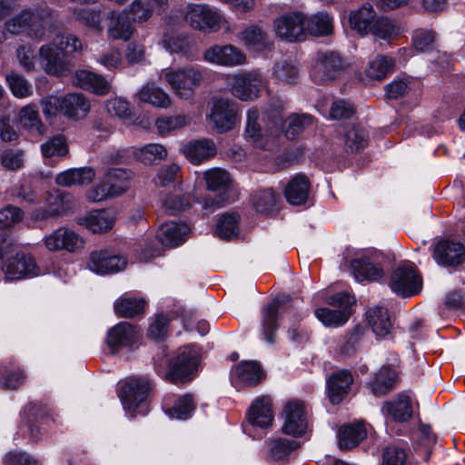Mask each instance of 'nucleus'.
I'll return each mask as SVG.
<instances>
[{
  "label": "nucleus",
  "mask_w": 465,
  "mask_h": 465,
  "mask_svg": "<svg viewBox=\"0 0 465 465\" xmlns=\"http://www.w3.org/2000/svg\"><path fill=\"white\" fill-rule=\"evenodd\" d=\"M158 76L177 97L183 100L192 98L203 81L202 69L193 65L163 68L158 72Z\"/></svg>",
  "instance_id": "obj_1"
},
{
  "label": "nucleus",
  "mask_w": 465,
  "mask_h": 465,
  "mask_svg": "<svg viewBox=\"0 0 465 465\" xmlns=\"http://www.w3.org/2000/svg\"><path fill=\"white\" fill-rule=\"evenodd\" d=\"M200 353L194 345L179 348L170 360L168 371L156 366L157 371L167 381L178 384L192 381L197 371Z\"/></svg>",
  "instance_id": "obj_2"
},
{
  "label": "nucleus",
  "mask_w": 465,
  "mask_h": 465,
  "mask_svg": "<svg viewBox=\"0 0 465 465\" xmlns=\"http://www.w3.org/2000/svg\"><path fill=\"white\" fill-rule=\"evenodd\" d=\"M380 258L381 254L372 250L354 252L348 248L343 253L344 265L350 264L351 273L359 282H378L384 277Z\"/></svg>",
  "instance_id": "obj_3"
},
{
  "label": "nucleus",
  "mask_w": 465,
  "mask_h": 465,
  "mask_svg": "<svg viewBox=\"0 0 465 465\" xmlns=\"http://www.w3.org/2000/svg\"><path fill=\"white\" fill-rule=\"evenodd\" d=\"M185 22L193 29L216 32L221 28L232 31L228 21L217 10L205 4H191L184 12Z\"/></svg>",
  "instance_id": "obj_4"
},
{
  "label": "nucleus",
  "mask_w": 465,
  "mask_h": 465,
  "mask_svg": "<svg viewBox=\"0 0 465 465\" xmlns=\"http://www.w3.org/2000/svg\"><path fill=\"white\" fill-rule=\"evenodd\" d=\"M259 112L250 109L246 114L245 137L255 147L263 150H273L280 144L282 131L275 123L272 126L262 128L259 122Z\"/></svg>",
  "instance_id": "obj_5"
},
{
  "label": "nucleus",
  "mask_w": 465,
  "mask_h": 465,
  "mask_svg": "<svg viewBox=\"0 0 465 465\" xmlns=\"http://www.w3.org/2000/svg\"><path fill=\"white\" fill-rule=\"evenodd\" d=\"M355 298L347 292H340L329 298L328 303L335 309L319 308L314 313L316 318L326 327H340L345 324L351 314Z\"/></svg>",
  "instance_id": "obj_6"
},
{
  "label": "nucleus",
  "mask_w": 465,
  "mask_h": 465,
  "mask_svg": "<svg viewBox=\"0 0 465 465\" xmlns=\"http://www.w3.org/2000/svg\"><path fill=\"white\" fill-rule=\"evenodd\" d=\"M227 81L232 94L242 101L258 98L265 87V81L259 70L230 74Z\"/></svg>",
  "instance_id": "obj_7"
},
{
  "label": "nucleus",
  "mask_w": 465,
  "mask_h": 465,
  "mask_svg": "<svg viewBox=\"0 0 465 465\" xmlns=\"http://www.w3.org/2000/svg\"><path fill=\"white\" fill-rule=\"evenodd\" d=\"M306 15L300 11L282 14L273 21V30L277 37L289 42L305 39Z\"/></svg>",
  "instance_id": "obj_8"
},
{
  "label": "nucleus",
  "mask_w": 465,
  "mask_h": 465,
  "mask_svg": "<svg viewBox=\"0 0 465 465\" xmlns=\"http://www.w3.org/2000/svg\"><path fill=\"white\" fill-rule=\"evenodd\" d=\"M38 60L43 71L53 76L67 75L74 68L72 62L56 44L43 45L38 51Z\"/></svg>",
  "instance_id": "obj_9"
},
{
  "label": "nucleus",
  "mask_w": 465,
  "mask_h": 465,
  "mask_svg": "<svg viewBox=\"0 0 465 465\" xmlns=\"http://www.w3.org/2000/svg\"><path fill=\"white\" fill-rule=\"evenodd\" d=\"M283 420L282 430L287 435L301 437L308 429V412L303 401L300 400L288 401L282 412Z\"/></svg>",
  "instance_id": "obj_10"
},
{
  "label": "nucleus",
  "mask_w": 465,
  "mask_h": 465,
  "mask_svg": "<svg viewBox=\"0 0 465 465\" xmlns=\"http://www.w3.org/2000/svg\"><path fill=\"white\" fill-rule=\"evenodd\" d=\"M209 124L219 134L232 130L237 124V106L229 99H214L206 116Z\"/></svg>",
  "instance_id": "obj_11"
},
{
  "label": "nucleus",
  "mask_w": 465,
  "mask_h": 465,
  "mask_svg": "<svg viewBox=\"0 0 465 465\" xmlns=\"http://www.w3.org/2000/svg\"><path fill=\"white\" fill-rule=\"evenodd\" d=\"M5 28L11 35L26 34L34 39L42 38L45 33L41 16L29 9H24L7 19Z\"/></svg>",
  "instance_id": "obj_12"
},
{
  "label": "nucleus",
  "mask_w": 465,
  "mask_h": 465,
  "mask_svg": "<svg viewBox=\"0 0 465 465\" xmlns=\"http://www.w3.org/2000/svg\"><path fill=\"white\" fill-rule=\"evenodd\" d=\"M390 287L401 297H411L420 292L422 280L414 266L403 264L391 274Z\"/></svg>",
  "instance_id": "obj_13"
},
{
  "label": "nucleus",
  "mask_w": 465,
  "mask_h": 465,
  "mask_svg": "<svg viewBox=\"0 0 465 465\" xmlns=\"http://www.w3.org/2000/svg\"><path fill=\"white\" fill-rule=\"evenodd\" d=\"M150 391L149 381L145 377H132L127 380L119 391L124 409L132 417L136 409L147 398Z\"/></svg>",
  "instance_id": "obj_14"
},
{
  "label": "nucleus",
  "mask_w": 465,
  "mask_h": 465,
  "mask_svg": "<svg viewBox=\"0 0 465 465\" xmlns=\"http://www.w3.org/2000/svg\"><path fill=\"white\" fill-rule=\"evenodd\" d=\"M43 243L49 252H77L84 246V240L72 229L61 226L45 235Z\"/></svg>",
  "instance_id": "obj_15"
},
{
  "label": "nucleus",
  "mask_w": 465,
  "mask_h": 465,
  "mask_svg": "<svg viewBox=\"0 0 465 465\" xmlns=\"http://www.w3.org/2000/svg\"><path fill=\"white\" fill-rule=\"evenodd\" d=\"M203 58L207 63L224 67H237L247 63L244 52L231 44L214 45L207 48Z\"/></svg>",
  "instance_id": "obj_16"
},
{
  "label": "nucleus",
  "mask_w": 465,
  "mask_h": 465,
  "mask_svg": "<svg viewBox=\"0 0 465 465\" xmlns=\"http://www.w3.org/2000/svg\"><path fill=\"white\" fill-rule=\"evenodd\" d=\"M344 67V62L338 53H318L311 75L314 82L323 84L333 80Z\"/></svg>",
  "instance_id": "obj_17"
},
{
  "label": "nucleus",
  "mask_w": 465,
  "mask_h": 465,
  "mask_svg": "<svg viewBox=\"0 0 465 465\" xmlns=\"http://www.w3.org/2000/svg\"><path fill=\"white\" fill-rule=\"evenodd\" d=\"M4 273L7 280H20L25 277H35L40 274V269L35 259L30 254L17 252L9 258L4 268Z\"/></svg>",
  "instance_id": "obj_18"
},
{
  "label": "nucleus",
  "mask_w": 465,
  "mask_h": 465,
  "mask_svg": "<svg viewBox=\"0 0 465 465\" xmlns=\"http://www.w3.org/2000/svg\"><path fill=\"white\" fill-rule=\"evenodd\" d=\"M45 209L37 213L36 218L47 219L67 214L74 206V198L70 193L62 191L48 192Z\"/></svg>",
  "instance_id": "obj_19"
},
{
  "label": "nucleus",
  "mask_w": 465,
  "mask_h": 465,
  "mask_svg": "<svg viewBox=\"0 0 465 465\" xmlns=\"http://www.w3.org/2000/svg\"><path fill=\"white\" fill-rule=\"evenodd\" d=\"M127 261L124 256L104 251H95L90 254L88 268L97 274L118 272L124 269Z\"/></svg>",
  "instance_id": "obj_20"
},
{
  "label": "nucleus",
  "mask_w": 465,
  "mask_h": 465,
  "mask_svg": "<svg viewBox=\"0 0 465 465\" xmlns=\"http://www.w3.org/2000/svg\"><path fill=\"white\" fill-rule=\"evenodd\" d=\"M291 307L292 305L288 302L275 300L262 308V330L267 342L273 343L275 341L279 316L287 312Z\"/></svg>",
  "instance_id": "obj_21"
},
{
  "label": "nucleus",
  "mask_w": 465,
  "mask_h": 465,
  "mask_svg": "<svg viewBox=\"0 0 465 465\" xmlns=\"http://www.w3.org/2000/svg\"><path fill=\"white\" fill-rule=\"evenodd\" d=\"M138 338L139 331L136 327L124 322L108 331L106 344L114 353L122 348L131 347L138 341Z\"/></svg>",
  "instance_id": "obj_22"
},
{
  "label": "nucleus",
  "mask_w": 465,
  "mask_h": 465,
  "mask_svg": "<svg viewBox=\"0 0 465 465\" xmlns=\"http://www.w3.org/2000/svg\"><path fill=\"white\" fill-rule=\"evenodd\" d=\"M433 258L440 265H459L464 261L465 247L460 242L440 241L434 247Z\"/></svg>",
  "instance_id": "obj_23"
},
{
  "label": "nucleus",
  "mask_w": 465,
  "mask_h": 465,
  "mask_svg": "<svg viewBox=\"0 0 465 465\" xmlns=\"http://www.w3.org/2000/svg\"><path fill=\"white\" fill-rule=\"evenodd\" d=\"M72 81L74 86L96 95H105L111 90V84L104 76L88 70L76 71Z\"/></svg>",
  "instance_id": "obj_24"
},
{
  "label": "nucleus",
  "mask_w": 465,
  "mask_h": 465,
  "mask_svg": "<svg viewBox=\"0 0 465 465\" xmlns=\"http://www.w3.org/2000/svg\"><path fill=\"white\" fill-rule=\"evenodd\" d=\"M62 115L73 120L84 119L91 111L89 99L81 93H68L63 95Z\"/></svg>",
  "instance_id": "obj_25"
},
{
  "label": "nucleus",
  "mask_w": 465,
  "mask_h": 465,
  "mask_svg": "<svg viewBox=\"0 0 465 465\" xmlns=\"http://www.w3.org/2000/svg\"><path fill=\"white\" fill-rule=\"evenodd\" d=\"M353 377L350 371L333 372L327 381L328 397L332 404H339L349 393Z\"/></svg>",
  "instance_id": "obj_26"
},
{
  "label": "nucleus",
  "mask_w": 465,
  "mask_h": 465,
  "mask_svg": "<svg viewBox=\"0 0 465 465\" xmlns=\"http://www.w3.org/2000/svg\"><path fill=\"white\" fill-rule=\"evenodd\" d=\"M397 382V371L389 366H383L370 379L368 387L374 396L381 397L394 390Z\"/></svg>",
  "instance_id": "obj_27"
},
{
  "label": "nucleus",
  "mask_w": 465,
  "mask_h": 465,
  "mask_svg": "<svg viewBox=\"0 0 465 465\" xmlns=\"http://www.w3.org/2000/svg\"><path fill=\"white\" fill-rule=\"evenodd\" d=\"M377 17V13L371 4H363L357 9L351 10L348 20L350 27L360 35L364 36L370 34L371 26Z\"/></svg>",
  "instance_id": "obj_28"
},
{
  "label": "nucleus",
  "mask_w": 465,
  "mask_h": 465,
  "mask_svg": "<svg viewBox=\"0 0 465 465\" xmlns=\"http://www.w3.org/2000/svg\"><path fill=\"white\" fill-rule=\"evenodd\" d=\"M189 232L187 224L170 222L160 226L156 238L163 246L176 247L185 242Z\"/></svg>",
  "instance_id": "obj_29"
},
{
  "label": "nucleus",
  "mask_w": 465,
  "mask_h": 465,
  "mask_svg": "<svg viewBox=\"0 0 465 465\" xmlns=\"http://www.w3.org/2000/svg\"><path fill=\"white\" fill-rule=\"evenodd\" d=\"M76 223L94 233H103L111 230L114 224L113 216L104 210H94L76 218Z\"/></svg>",
  "instance_id": "obj_30"
},
{
  "label": "nucleus",
  "mask_w": 465,
  "mask_h": 465,
  "mask_svg": "<svg viewBox=\"0 0 465 465\" xmlns=\"http://www.w3.org/2000/svg\"><path fill=\"white\" fill-rule=\"evenodd\" d=\"M249 422L260 428H267L273 420L272 399L268 396L257 398L248 411Z\"/></svg>",
  "instance_id": "obj_31"
},
{
  "label": "nucleus",
  "mask_w": 465,
  "mask_h": 465,
  "mask_svg": "<svg viewBox=\"0 0 465 465\" xmlns=\"http://www.w3.org/2000/svg\"><path fill=\"white\" fill-rule=\"evenodd\" d=\"M182 152L192 163L200 164L213 158L217 150L213 141L202 139L189 142L183 147Z\"/></svg>",
  "instance_id": "obj_32"
},
{
  "label": "nucleus",
  "mask_w": 465,
  "mask_h": 465,
  "mask_svg": "<svg viewBox=\"0 0 465 465\" xmlns=\"http://www.w3.org/2000/svg\"><path fill=\"white\" fill-rule=\"evenodd\" d=\"M107 35L114 40L127 41L134 33V26L125 12H110L107 15Z\"/></svg>",
  "instance_id": "obj_33"
},
{
  "label": "nucleus",
  "mask_w": 465,
  "mask_h": 465,
  "mask_svg": "<svg viewBox=\"0 0 465 465\" xmlns=\"http://www.w3.org/2000/svg\"><path fill=\"white\" fill-rule=\"evenodd\" d=\"M95 172L91 167L71 168L58 173L55 183L64 187L86 185L93 182Z\"/></svg>",
  "instance_id": "obj_34"
},
{
  "label": "nucleus",
  "mask_w": 465,
  "mask_h": 465,
  "mask_svg": "<svg viewBox=\"0 0 465 465\" xmlns=\"http://www.w3.org/2000/svg\"><path fill=\"white\" fill-rule=\"evenodd\" d=\"M235 382L242 386H255L263 378L264 372L256 361H242L232 371Z\"/></svg>",
  "instance_id": "obj_35"
},
{
  "label": "nucleus",
  "mask_w": 465,
  "mask_h": 465,
  "mask_svg": "<svg viewBox=\"0 0 465 465\" xmlns=\"http://www.w3.org/2000/svg\"><path fill=\"white\" fill-rule=\"evenodd\" d=\"M310 181L305 175L297 174L289 181L284 196L287 202L292 205H302L306 203L309 196Z\"/></svg>",
  "instance_id": "obj_36"
},
{
  "label": "nucleus",
  "mask_w": 465,
  "mask_h": 465,
  "mask_svg": "<svg viewBox=\"0 0 465 465\" xmlns=\"http://www.w3.org/2000/svg\"><path fill=\"white\" fill-rule=\"evenodd\" d=\"M239 39L248 48L255 51H266L272 48L270 36L261 27L250 25L239 34Z\"/></svg>",
  "instance_id": "obj_37"
},
{
  "label": "nucleus",
  "mask_w": 465,
  "mask_h": 465,
  "mask_svg": "<svg viewBox=\"0 0 465 465\" xmlns=\"http://www.w3.org/2000/svg\"><path fill=\"white\" fill-rule=\"evenodd\" d=\"M133 177L134 174L130 170L124 168H109L104 178L113 192V195L118 197L125 193L131 188Z\"/></svg>",
  "instance_id": "obj_38"
},
{
  "label": "nucleus",
  "mask_w": 465,
  "mask_h": 465,
  "mask_svg": "<svg viewBox=\"0 0 465 465\" xmlns=\"http://www.w3.org/2000/svg\"><path fill=\"white\" fill-rule=\"evenodd\" d=\"M333 17L327 12H318L312 15H306L305 35L327 36L333 33Z\"/></svg>",
  "instance_id": "obj_39"
},
{
  "label": "nucleus",
  "mask_w": 465,
  "mask_h": 465,
  "mask_svg": "<svg viewBox=\"0 0 465 465\" xmlns=\"http://www.w3.org/2000/svg\"><path fill=\"white\" fill-rule=\"evenodd\" d=\"M382 411L390 415L396 421H407L412 415L410 396L403 393L399 394L396 400L384 403Z\"/></svg>",
  "instance_id": "obj_40"
},
{
  "label": "nucleus",
  "mask_w": 465,
  "mask_h": 465,
  "mask_svg": "<svg viewBox=\"0 0 465 465\" xmlns=\"http://www.w3.org/2000/svg\"><path fill=\"white\" fill-rule=\"evenodd\" d=\"M272 75L278 84L292 85L298 83L300 69L292 61L282 60L273 65Z\"/></svg>",
  "instance_id": "obj_41"
},
{
  "label": "nucleus",
  "mask_w": 465,
  "mask_h": 465,
  "mask_svg": "<svg viewBox=\"0 0 465 465\" xmlns=\"http://www.w3.org/2000/svg\"><path fill=\"white\" fill-rule=\"evenodd\" d=\"M140 102L150 104L160 108H168L172 104L170 95L162 88L152 84L143 85L136 94Z\"/></svg>",
  "instance_id": "obj_42"
},
{
  "label": "nucleus",
  "mask_w": 465,
  "mask_h": 465,
  "mask_svg": "<svg viewBox=\"0 0 465 465\" xmlns=\"http://www.w3.org/2000/svg\"><path fill=\"white\" fill-rule=\"evenodd\" d=\"M367 321L376 336L383 338L391 329V323L385 308L376 306L366 312Z\"/></svg>",
  "instance_id": "obj_43"
},
{
  "label": "nucleus",
  "mask_w": 465,
  "mask_h": 465,
  "mask_svg": "<svg viewBox=\"0 0 465 465\" xmlns=\"http://www.w3.org/2000/svg\"><path fill=\"white\" fill-rule=\"evenodd\" d=\"M366 430L362 424L347 425L339 430V447L350 450L359 444L366 437Z\"/></svg>",
  "instance_id": "obj_44"
},
{
  "label": "nucleus",
  "mask_w": 465,
  "mask_h": 465,
  "mask_svg": "<svg viewBox=\"0 0 465 465\" xmlns=\"http://www.w3.org/2000/svg\"><path fill=\"white\" fill-rule=\"evenodd\" d=\"M394 66L395 61L393 58L386 55H378L369 62L365 69V75L371 80L381 81L384 79L388 74L393 72Z\"/></svg>",
  "instance_id": "obj_45"
},
{
  "label": "nucleus",
  "mask_w": 465,
  "mask_h": 465,
  "mask_svg": "<svg viewBox=\"0 0 465 465\" xmlns=\"http://www.w3.org/2000/svg\"><path fill=\"white\" fill-rule=\"evenodd\" d=\"M298 446V442L293 440L272 439L269 441V457L275 462H284Z\"/></svg>",
  "instance_id": "obj_46"
},
{
  "label": "nucleus",
  "mask_w": 465,
  "mask_h": 465,
  "mask_svg": "<svg viewBox=\"0 0 465 465\" xmlns=\"http://www.w3.org/2000/svg\"><path fill=\"white\" fill-rule=\"evenodd\" d=\"M19 118L22 126L29 133L38 135L45 133V125L40 119L35 104L24 106L19 113Z\"/></svg>",
  "instance_id": "obj_47"
},
{
  "label": "nucleus",
  "mask_w": 465,
  "mask_h": 465,
  "mask_svg": "<svg viewBox=\"0 0 465 465\" xmlns=\"http://www.w3.org/2000/svg\"><path fill=\"white\" fill-rule=\"evenodd\" d=\"M166 148L160 143H149L135 151L134 155L137 160L144 164H155L163 161L167 157Z\"/></svg>",
  "instance_id": "obj_48"
},
{
  "label": "nucleus",
  "mask_w": 465,
  "mask_h": 465,
  "mask_svg": "<svg viewBox=\"0 0 465 465\" xmlns=\"http://www.w3.org/2000/svg\"><path fill=\"white\" fill-rule=\"evenodd\" d=\"M163 45L170 53L181 54L187 59H192L193 56L190 41L185 36L173 33L165 34L163 38Z\"/></svg>",
  "instance_id": "obj_49"
},
{
  "label": "nucleus",
  "mask_w": 465,
  "mask_h": 465,
  "mask_svg": "<svg viewBox=\"0 0 465 465\" xmlns=\"http://www.w3.org/2000/svg\"><path fill=\"white\" fill-rule=\"evenodd\" d=\"M145 302L143 299L121 297L114 303L115 313L121 317L132 318L144 310Z\"/></svg>",
  "instance_id": "obj_50"
},
{
  "label": "nucleus",
  "mask_w": 465,
  "mask_h": 465,
  "mask_svg": "<svg viewBox=\"0 0 465 465\" xmlns=\"http://www.w3.org/2000/svg\"><path fill=\"white\" fill-rule=\"evenodd\" d=\"M279 196L272 189H265L252 196L253 208L262 213H270L275 210Z\"/></svg>",
  "instance_id": "obj_51"
},
{
  "label": "nucleus",
  "mask_w": 465,
  "mask_h": 465,
  "mask_svg": "<svg viewBox=\"0 0 465 465\" xmlns=\"http://www.w3.org/2000/svg\"><path fill=\"white\" fill-rule=\"evenodd\" d=\"M312 117L308 114H292L285 121L284 134L287 139H294L296 135L312 124Z\"/></svg>",
  "instance_id": "obj_52"
},
{
  "label": "nucleus",
  "mask_w": 465,
  "mask_h": 465,
  "mask_svg": "<svg viewBox=\"0 0 465 465\" xmlns=\"http://www.w3.org/2000/svg\"><path fill=\"white\" fill-rule=\"evenodd\" d=\"M5 81L8 87L16 98H26L33 94V86L23 75L11 72L6 74Z\"/></svg>",
  "instance_id": "obj_53"
},
{
  "label": "nucleus",
  "mask_w": 465,
  "mask_h": 465,
  "mask_svg": "<svg viewBox=\"0 0 465 465\" xmlns=\"http://www.w3.org/2000/svg\"><path fill=\"white\" fill-rule=\"evenodd\" d=\"M207 188L211 191H224L231 183L229 173L221 168H212L203 173Z\"/></svg>",
  "instance_id": "obj_54"
},
{
  "label": "nucleus",
  "mask_w": 465,
  "mask_h": 465,
  "mask_svg": "<svg viewBox=\"0 0 465 465\" xmlns=\"http://www.w3.org/2000/svg\"><path fill=\"white\" fill-rule=\"evenodd\" d=\"M194 410V403L191 395L180 397L173 407H164V411L171 419L185 420L191 416Z\"/></svg>",
  "instance_id": "obj_55"
},
{
  "label": "nucleus",
  "mask_w": 465,
  "mask_h": 465,
  "mask_svg": "<svg viewBox=\"0 0 465 465\" xmlns=\"http://www.w3.org/2000/svg\"><path fill=\"white\" fill-rule=\"evenodd\" d=\"M370 34L376 38L389 40L400 34V28L388 17L381 16L376 17Z\"/></svg>",
  "instance_id": "obj_56"
},
{
  "label": "nucleus",
  "mask_w": 465,
  "mask_h": 465,
  "mask_svg": "<svg viewBox=\"0 0 465 465\" xmlns=\"http://www.w3.org/2000/svg\"><path fill=\"white\" fill-rule=\"evenodd\" d=\"M344 143L348 151L358 152L367 145L368 134L362 127L353 126L345 133Z\"/></svg>",
  "instance_id": "obj_57"
},
{
  "label": "nucleus",
  "mask_w": 465,
  "mask_h": 465,
  "mask_svg": "<svg viewBox=\"0 0 465 465\" xmlns=\"http://www.w3.org/2000/svg\"><path fill=\"white\" fill-rule=\"evenodd\" d=\"M239 216L224 213L216 224L215 233L222 239H231L238 234Z\"/></svg>",
  "instance_id": "obj_58"
},
{
  "label": "nucleus",
  "mask_w": 465,
  "mask_h": 465,
  "mask_svg": "<svg viewBox=\"0 0 465 465\" xmlns=\"http://www.w3.org/2000/svg\"><path fill=\"white\" fill-rule=\"evenodd\" d=\"M16 58L22 68L27 73L37 70V59L35 49L31 45H21L16 50Z\"/></svg>",
  "instance_id": "obj_59"
},
{
  "label": "nucleus",
  "mask_w": 465,
  "mask_h": 465,
  "mask_svg": "<svg viewBox=\"0 0 465 465\" xmlns=\"http://www.w3.org/2000/svg\"><path fill=\"white\" fill-rule=\"evenodd\" d=\"M41 151L45 157L64 156L68 153L65 138L57 135L41 145Z\"/></svg>",
  "instance_id": "obj_60"
},
{
  "label": "nucleus",
  "mask_w": 465,
  "mask_h": 465,
  "mask_svg": "<svg viewBox=\"0 0 465 465\" xmlns=\"http://www.w3.org/2000/svg\"><path fill=\"white\" fill-rule=\"evenodd\" d=\"M25 162L24 152L21 149L9 148L0 155V164L10 171L23 167Z\"/></svg>",
  "instance_id": "obj_61"
},
{
  "label": "nucleus",
  "mask_w": 465,
  "mask_h": 465,
  "mask_svg": "<svg viewBox=\"0 0 465 465\" xmlns=\"http://www.w3.org/2000/svg\"><path fill=\"white\" fill-rule=\"evenodd\" d=\"M188 124V119L183 115L165 116L159 118L155 125L161 134H167L173 131L181 129Z\"/></svg>",
  "instance_id": "obj_62"
},
{
  "label": "nucleus",
  "mask_w": 465,
  "mask_h": 465,
  "mask_svg": "<svg viewBox=\"0 0 465 465\" xmlns=\"http://www.w3.org/2000/svg\"><path fill=\"white\" fill-rule=\"evenodd\" d=\"M107 113L121 119H129L132 117V109L127 101L118 97L111 98L105 102Z\"/></svg>",
  "instance_id": "obj_63"
},
{
  "label": "nucleus",
  "mask_w": 465,
  "mask_h": 465,
  "mask_svg": "<svg viewBox=\"0 0 465 465\" xmlns=\"http://www.w3.org/2000/svg\"><path fill=\"white\" fill-rule=\"evenodd\" d=\"M407 460L406 450L399 446H388L383 450L381 465H404Z\"/></svg>",
  "instance_id": "obj_64"
}]
</instances>
